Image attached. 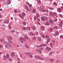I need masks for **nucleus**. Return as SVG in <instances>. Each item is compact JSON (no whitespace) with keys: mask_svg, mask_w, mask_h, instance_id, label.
I'll list each match as a JSON object with an SVG mask.
<instances>
[{"mask_svg":"<svg viewBox=\"0 0 63 63\" xmlns=\"http://www.w3.org/2000/svg\"><path fill=\"white\" fill-rule=\"evenodd\" d=\"M5 43L6 44H7V47L9 48H11L12 47V45L10 44H12V42L11 40H9V38H7V40L6 41Z\"/></svg>","mask_w":63,"mask_h":63,"instance_id":"f257e3e1","label":"nucleus"},{"mask_svg":"<svg viewBox=\"0 0 63 63\" xmlns=\"http://www.w3.org/2000/svg\"><path fill=\"white\" fill-rule=\"evenodd\" d=\"M26 39H28V36H25L24 37V38L22 37H20L19 39V40L20 42H21L22 40H23L24 41H26Z\"/></svg>","mask_w":63,"mask_h":63,"instance_id":"f03ea898","label":"nucleus"},{"mask_svg":"<svg viewBox=\"0 0 63 63\" xmlns=\"http://www.w3.org/2000/svg\"><path fill=\"white\" fill-rule=\"evenodd\" d=\"M25 16V14L24 13H23L22 14H21L20 15V17L22 19L24 18V16Z\"/></svg>","mask_w":63,"mask_h":63,"instance_id":"7ed1b4c3","label":"nucleus"},{"mask_svg":"<svg viewBox=\"0 0 63 63\" xmlns=\"http://www.w3.org/2000/svg\"><path fill=\"white\" fill-rule=\"evenodd\" d=\"M9 56H10L9 54H7V55H6V57H5V55L4 56V58L5 59H9V58H10V57H9Z\"/></svg>","mask_w":63,"mask_h":63,"instance_id":"20e7f679","label":"nucleus"},{"mask_svg":"<svg viewBox=\"0 0 63 63\" xmlns=\"http://www.w3.org/2000/svg\"><path fill=\"white\" fill-rule=\"evenodd\" d=\"M43 46H47V45L45 44H41L39 46H37L36 47H43Z\"/></svg>","mask_w":63,"mask_h":63,"instance_id":"39448f33","label":"nucleus"},{"mask_svg":"<svg viewBox=\"0 0 63 63\" xmlns=\"http://www.w3.org/2000/svg\"><path fill=\"white\" fill-rule=\"evenodd\" d=\"M40 10L42 11V12H45L46 11V10L45 9L43 8H41V7H40Z\"/></svg>","mask_w":63,"mask_h":63,"instance_id":"423d86ee","label":"nucleus"},{"mask_svg":"<svg viewBox=\"0 0 63 63\" xmlns=\"http://www.w3.org/2000/svg\"><path fill=\"white\" fill-rule=\"evenodd\" d=\"M27 56H29V57L32 58L33 57V56L31 55V53H28L27 54Z\"/></svg>","mask_w":63,"mask_h":63,"instance_id":"0eeeda50","label":"nucleus"},{"mask_svg":"<svg viewBox=\"0 0 63 63\" xmlns=\"http://www.w3.org/2000/svg\"><path fill=\"white\" fill-rule=\"evenodd\" d=\"M51 48H49L48 47H46V50L47 51V52H49V50H51Z\"/></svg>","mask_w":63,"mask_h":63,"instance_id":"6e6552de","label":"nucleus"},{"mask_svg":"<svg viewBox=\"0 0 63 63\" xmlns=\"http://www.w3.org/2000/svg\"><path fill=\"white\" fill-rule=\"evenodd\" d=\"M49 15L50 16H54V15H55V13H52V12H50L49 13Z\"/></svg>","mask_w":63,"mask_h":63,"instance_id":"1a4fd4ad","label":"nucleus"},{"mask_svg":"<svg viewBox=\"0 0 63 63\" xmlns=\"http://www.w3.org/2000/svg\"><path fill=\"white\" fill-rule=\"evenodd\" d=\"M3 23L5 24H8L9 23V20H5L4 21Z\"/></svg>","mask_w":63,"mask_h":63,"instance_id":"9d476101","label":"nucleus"},{"mask_svg":"<svg viewBox=\"0 0 63 63\" xmlns=\"http://www.w3.org/2000/svg\"><path fill=\"white\" fill-rule=\"evenodd\" d=\"M49 21L51 24H52L53 23V21L52 20H49Z\"/></svg>","mask_w":63,"mask_h":63,"instance_id":"9b49d317","label":"nucleus"},{"mask_svg":"<svg viewBox=\"0 0 63 63\" xmlns=\"http://www.w3.org/2000/svg\"><path fill=\"white\" fill-rule=\"evenodd\" d=\"M15 55V53L14 52H13L11 53V56L12 57H14Z\"/></svg>","mask_w":63,"mask_h":63,"instance_id":"f8f14e48","label":"nucleus"},{"mask_svg":"<svg viewBox=\"0 0 63 63\" xmlns=\"http://www.w3.org/2000/svg\"><path fill=\"white\" fill-rule=\"evenodd\" d=\"M63 23V22L61 21L60 23L59 24V26L60 27H62V24Z\"/></svg>","mask_w":63,"mask_h":63,"instance_id":"ddd939ff","label":"nucleus"},{"mask_svg":"<svg viewBox=\"0 0 63 63\" xmlns=\"http://www.w3.org/2000/svg\"><path fill=\"white\" fill-rule=\"evenodd\" d=\"M49 24H50L49 23V22H47L46 23H45V25H49Z\"/></svg>","mask_w":63,"mask_h":63,"instance_id":"4468645a","label":"nucleus"},{"mask_svg":"<svg viewBox=\"0 0 63 63\" xmlns=\"http://www.w3.org/2000/svg\"><path fill=\"white\" fill-rule=\"evenodd\" d=\"M41 29L42 31H44V30H45V28H44V27L43 26H42L41 27Z\"/></svg>","mask_w":63,"mask_h":63,"instance_id":"2eb2a0df","label":"nucleus"},{"mask_svg":"<svg viewBox=\"0 0 63 63\" xmlns=\"http://www.w3.org/2000/svg\"><path fill=\"white\" fill-rule=\"evenodd\" d=\"M35 58H37L38 59H40V58H41V57L39 56H35Z\"/></svg>","mask_w":63,"mask_h":63,"instance_id":"dca6fc26","label":"nucleus"},{"mask_svg":"<svg viewBox=\"0 0 63 63\" xmlns=\"http://www.w3.org/2000/svg\"><path fill=\"white\" fill-rule=\"evenodd\" d=\"M36 9H33V10L32 11V13H33V14H34V13H36Z\"/></svg>","mask_w":63,"mask_h":63,"instance_id":"f3484780","label":"nucleus"},{"mask_svg":"<svg viewBox=\"0 0 63 63\" xmlns=\"http://www.w3.org/2000/svg\"><path fill=\"white\" fill-rule=\"evenodd\" d=\"M53 61H54V60L52 59H50V62L51 63H52V62H53Z\"/></svg>","mask_w":63,"mask_h":63,"instance_id":"a211bd4d","label":"nucleus"},{"mask_svg":"<svg viewBox=\"0 0 63 63\" xmlns=\"http://www.w3.org/2000/svg\"><path fill=\"white\" fill-rule=\"evenodd\" d=\"M31 28H32L33 30H36V28H35V27H34V26H33L32 27H31Z\"/></svg>","mask_w":63,"mask_h":63,"instance_id":"6ab92c4d","label":"nucleus"},{"mask_svg":"<svg viewBox=\"0 0 63 63\" xmlns=\"http://www.w3.org/2000/svg\"><path fill=\"white\" fill-rule=\"evenodd\" d=\"M30 34L31 35H32L33 36H35V34L32 32H30Z\"/></svg>","mask_w":63,"mask_h":63,"instance_id":"aec40b11","label":"nucleus"},{"mask_svg":"<svg viewBox=\"0 0 63 63\" xmlns=\"http://www.w3.org/2000/svg\"><path fill=\"white\" fill-rule=\"evenodd\" d=\"M23 25H24V26H25L26 25V23L25 22H23Z\"/></svg>","mask_w":63,"mask_h":63,"instance_id":"412c9836","label":"nucleus"},{"mask_svg":"<svg viewBox=\"0 0 63 63\" xmlns=\"http://www.w3.org/2000/svg\"><path fill=\"white\" fill-rule=\"evenodd\" d=\"M7 5H9L11 4V1L10 0H8L7 1Z\"/></svg>","mask_w":63,"mask_h":63,"instance_id":"4be33fe9","label":"nucleus"},{"mask_svg":"<svg viewBox=\"0 0 63 63\" xmlns=\"http://www.w3.org/2000/svg\"><path fill=\"white\" fill-rule=\"evenodd\" d=\"M41 19L42 20V21H45V20H45V19L44 18H43V17H41Z\"/></svg>","mask_w":63,"mask_h":63,"instance_id":"5701e85b","label":"nucleus"},{"mask_svg":"<svg viewBox=\"0 0 63 63\" xmlns=\"http://www.w3.org/2000/svg\"><path fill=\"white\" fill-rule=\"evenodd\" d=\"M59 34V32L57 31L55 33V35H58Z\"/></svg>","mask_w":63,"mask_h":63,"instance_id":"b1692460","label":"nucleus"},{"mask_svg":"<svg viewBox=\"0 0 63 63\" xmlns=\"http://www.w3.org/2000/svg\"><path fill=\"white\" fill-rule=\"evenodd\" d=\"M53 29L52 28H50V29L48 30V31H50V32H52V30Z\"/></svg>","mask_w":63,"mask_h":63,"instance_id":"393cba45","label":"nucleus"},{"mask_svg":"<svg viewBox=\"0 0 63 63\" xmlns=\"http://www.w3.org/2000/svg\"><path fill=\"white\" fill-rule=\"evenodd\" d=\"M45 37L47 39H48L49 38V37H48V36L47 35H46Z\"/></svg>","mask_w":63,"mask_h":63,"instance_id":"a878e982","label":"nucleus"},{"mask_svg":"<svg viewBox=\"0 0 63 63\" xmlns=\"http://www.w3.org/2000/svg\"><path fill=\"white\" fill-rule=\"evenodd\" d=\"M52 52H50L49 54V55L50 56L51 55H52Z\"/></svg>","mask_w":63,"mask_h":63,"instance_id":"bb28decb","label":"nucleus"},{"mask_svg":"<svg viewBox=\"0 0 63 63\" xmlns=\"http://www.w3.org/2000/svg\"><path fill=\"white\" fill-rule=\"evenodd\" d=\"M31 28L30 27H27V29L28 30H30V29Z\"/></svg>","mask_w":63,"mask_h":63,"instance_id":"cd10ccee","label":"nucleus"},{"mask_svg":"<svg viewBox=\"0 0 63 63\" xmlns=\"http://www.w3.org/2000/svg\"><path fill=\"white\" fill-rule=\"evenodd\" d=\"M25 7L26 10L28 8V7L27 6V5H25Z\"/></svg>","mask_w":63,"mask_h":63,"instance_id":"c85d7f7f","label":"nucleus"},{"mask_svg":"<svg viewBox=\"0 0 63 63\" xmlns=\"http://www.w3.org/2000/svg\"><path fill=\"white\" fill-rule=\"evenodd\" d=\"M53 28H54V29H57L58 28V27H57V26H55L54 27H53Z\"/></svg>","mask_w":63,"mask_h":63,"instance_id":"c756f323","label":"nucleus"},{"mask_svg":"<svg viewBox=\"0 0 63 63\" xmlns=\"http://www.w3.org/2000/svg\"><path fill=\"white\" fill-rule=\"evenodd\" d=\"M36 52H40V53H41L42 52V51H40L38 49L36 50Z\"/></svg>","mask_w":63,"mask_h":63,"instance_id":"7c9ffc66","label":"nucleus"},{"mask_svg":"<svg viewBox=\"0 0 63 63\" xmlns=\"http://www.w3.org/2000/svg\"><path fill=\"white\" fill-rule=\"evenodd\" d=\"M37 39L38 40V41H41V38L40 37H38L37 38Z\"/></svg>","mask_w":63,"mask_h":63,"instance_id":"2f4dec72","label":"nucleus"},{"mask_svg":"<svg viewBox=\"0 0 63 63\" xmlns=\"http://www.w3.org/2000/svg\"><path fill=\"white\" fill-rule=\"evenodd\" d=\"M23 29L24 30H27V28H26L25 27H23Z\"/></svg>","mask_w":63,"mask_h":63,"instance_id":"473e14b6","label":"nucleus"},{"mask_svg":"<svg viewBox=\"0 0 63 63\" xmlns=\"http://www.w3.org/2000/svg\"><path fill=\"white\" fill-rule=\"evenodd\" d=\"M36 16H37V17H39L40 16V15L38 13L36 14Z\"/></svg>","mask_w":63,"mask_h":63,"instance_id":"72a5a7b5","label":"nucleus"},{"mask_svg":"<svg viewBox=\"0 0 63 63\" xmlns=\"http://www.w3.org/2000/svg\"><path fill=\"white\" fill-rule=\"evenodd\" d=\"M37 2L39 3H41V0H37Z\"/></svg>","mask_w":63,"mask_h":63,"instance_id":"f704fd0d","label":"nucleus"},{"mask_svg":"<svg viewBox=\"0 0 63 63\" xmlns=\"http://www.w3.org/2000/svg\"><path fill=\"white\" fill-rule=\"evenodd\" d=\"M37 17L36 16H35L34 17V19L35 20H36V19H37Z\"/></svg>","mask_w":63,"mask_h":63,"instance_id":"c9c22d12","label":"nucleus"},{"mask_svg":"<svg viewBox=\"0 0 63 63\" xmlns=\"http://www.w3.org/2000/svg\"><path fill=\"white\" fill-rule=\"evenodd\" d=\"M40 59L41 60H44V58H43L40 57Z\"/></svg>","mask_w":63,"mask_h":63,"instance_id":"e433bc0d","label":"nucleus"},{"mask_svg":"<svg viewBox=\"0 0 63 63\" xmlns=\"http://www.w3.org/2000/svg\"><path fill=\"white\" fill-rule=\"evenodd\" d=\"M58 10L60 12H61V9H60V8H59Z\"/></svg>","mask_w":63,"mask_h":63,"instance_id":"4c0bfd02","label":"nucleus"},{"mask_svg":"<svg viewBox=\"0 0 63 63\" xmlns=\"http://www.w3.org/2000/svg\"><path fill=\"white\" fill-rule=\"evenodd\" d=\"M59 16H60V17H61V18H62V16L61 15V14L59 15Z\"/></svg>","mask_w":63,"mask_h":63,"instance_id":"58836bf2","label":"nucleus"},{"mask_svg":"<svg viewBox=\"0 0 63 63\" xmlns=\"http://www.w3.org/2000/svg\"><path fill=\"white\" fill-rule=\"evenodd\" d=\"M49 9H50V10H53V9H54V8H52V7H51V8L49 7Z\"/></svg>","mask_w":63,"mask_h":63,"instance_id":"ea45409f","label":"nucleus"},{"mask_svg":"<svg viewBox=\"0 0 63 63\" xmlns=\"http://www.w3.org/2000/svg\"><path fill=\"white\" fill-rule=\"evenodd\" d=\"M45 18L46 19V21H47V20H48V19H47V17H45Z\"/></svg>","mask_w":63,"mask_h":63,"instance_id":"a19ab883","label":"nucleus"},{"mask_svg":"<svg viewBox=\"0 0 63 63\" xmlns=\"http://www.w3.org/2000/svg\"><path fill=\"white\" fill-rule=\"evenodd\" d=\"M26 47L27 48H29V47H28V46L27 45V44H26Z\"/></svg>","mask_w":63,"mask_h":63,"instance_id":"79ce46f5","label":"nucleus"},{"mask_svg":"<svg viewBox=\"0 0 63 63\" xmlns=\"http://www.w3.org/2000/svg\"><path fill=\"white\" fill-rule=\"evenodd\" d=\"M50 39H48L47 40V41H48L49 42L50 41Z\"/></svg>","mask_w":63,"mask_h":63,"instance_id":"37998d69","label":"nucleus"},{"mask_svg":"<svg viewBox=\"0 0 63 63\" xmlns=\"http://www.w3.org/2000/svg\"><path fill=\"white\" fill-rule=\"evenodd\" d=\"M32 39L34 40H36V38L35 37H33L32 38Z\"/></svg>","mask_w":63,"mask_h":63,"instance_id":"c03bdc74","label":"nucleus"},{"mask_svg":"<svg viewBox=\"0 0 63 63\" xmlns=\"http://www.w3.org/2000/svg\"><path fill=\"white\" fill-rule=\"evenodd\" d=\"M26 10H27V11H29V12L30 11V9H28V8H27Z\"/></svg>","mask_w":63,"mask_h":63,"instance_id":"a18cd8bd","label":"nucleus"},{"mask_svg":"<svg viewBox=\"0 0 63 63\" xmlns=\"http://www.w3.org/2000/svg\"><path fill=\"white\" fill-rule=\"evenodd\" d=\"M53 4L54 5H56L57 3H56V2H54Z\"/></svg>","mask_w":63,"mask_h":63,"instance_id":"49530a36","label":"nucleus"},{"mask_svg":"<svg viewBox=\"0 0 63 63\" xmlns=\"http://www.w3.org/2000/svg\"><path fill=\"white\" fill-rule=\"evenodd\" d=\"M50 45L51 47H52V48L53 47H52V44L51 43H50Z\"/></svg>","mask_w":63,"mask_h":63,"instance_id":"de8ad7c7","label":"nucleus"},{"mask_svg":"<svg viewBox=\"0 0 63 63\" xmlns=\"http://www.w3.org/2000/svg\"><path fill=\"white\" fill-rule=\"evenodd\" d=\"M42 37L43 38H45V36L44 35H42Z\"/></svg>","mask_w":63,"mask_h":63,"instance_id":"09e8293b","label":"nucleus"},{"mask_svg":"<svg viewBox=\"0 0 63 63\" xmlns=\"http://www.w3.org/2000/svg\"><path fill=\"white\" fill-rule=\"evenodd\" d=\"M57 21V19H55L54 20V22H56V21Z\"/></svg>","mask_w":63,"mask_h":63,"instance_id":"8fccbe9b","label":"nucleus"},{"mask_svg":"<svg viewBox=\"0 0 63 63\" xmlns=\"http://www.w3.org/2000/svg\"><path fill=\"white\" fill-rule=\"evenodd\" d=\"M14 13H17L18 12H17V11L16 10H15L14 11Z\"/></svg>","mask_w":63,"mask_h":63,"instance_id":"3c124183","label":"nucleus"},{"mask_svg":"<svg viewBox=\"0 0 63 63\" xmlns=\"http://www.w3.org/2000/svg\"><path fill=\"white\" fill-rule=\"evenodd\" d=\"M60 38L62 39V38H63V35H61L60 36Z\"/></svg>","mask_w":63,"mask_h":63,"instance_id":"603ef678","label":"nucleus"},{"mask_svg":"<svg viewBox=\"0 0 63 63\" xmlns=\"http://www.w3.org/2000/svg\"><path fill=\"white\" fill-rule=\"evenodd\" d=\"M29 6L30 7H32V5L30 4L29 5Z\"/></svg>","mask_w":63,"mask_h":63,"instance_id":"864d4df0","label":"nucleus"},{"mask_svg":"<svg viewBox=\"0 0 63 63\" xmlns=\"http://www.w3.org/2000/svg\"><path fill=\"white\" fill-rule=\"evenodd\" d=\"M37 20H38V21H40V20L38 18H37Z\"/></svg>","mask_w":63,"mask_h":63,"instance_id":"5fc2aeb1","label":"nucleus"},{"mask_svg":"<svg viewBox=\"0 0 63 63\" xmlns=\"http://www.w3.org/2000/svg\"><path fill=\"white\" fill-rule=\"evenodd\" d=\"M15 32V30H13L12 31V33H14Z\"/></svg>","mask_w":63,"mask_h":63,"instance_id":"6e6d98bb","label":"nucleus"},{"mask_svg":"<svg viewBox=\"0 0 63 63\" xmlns=\"http://www.w3.org/2000/svg\"><path fill=\"white\" fill-rule=\"evenodd\" d=\"M8 27H9V29H12V28L11 27V26H9Z\"/></svg>","mask_w":63,"mask_h":63,"instance_id":"4d7b16f0","label":"nucleus"},{"mask_svg":"<svg viewBox=\"0 0 63 63\" xmlns=\"http://www.w3.org/2000/svg\"><path fill=\"white\" fill-rule=\"evenodd\" d=\"M0 40H1V43H2V42H3V40H2V39H1Z\"/></svg>","mask_w":63,"mask_h":63,"instance_id":"13d9d810","label":"nucleus"},{"mask_svg":"<svg viewBox=\"0 0 63 63\" xmlns=\"http://www.w3.org/2000/svg\"><path fill=\"white\" fill-rule=\"evenodd\" d=\"M26 3L27 4H28V5H29L30 4L28 2H27Z\"/></svg>","mask_w":63,"mask_h":63,"instance_id":"bf43d9fd","label":"nucleus"},{"mask_svg":"<svg viewBox=\"0 0 63 63\" xmlns=\"http://www.w3.org/2000/svg\"><path fill=\"white\" fill-rule=\"evenodd\" d=\"M20 56L21 57H22V54H21L20 55Z\"/></svg>","mask_w":63,"mask_h":63,"instance_id":"052dcab7","label":"nucleus"},{"mask_svg":"<svg viewBox=\"0 0 63 63\" xmlns=\"http://www.w3.org/2000/svg\"><path fill=\"white\" fill-rule=\"evenodd\" d=\"M56 63H59V61H57L56 62Z\"/></svg>","mask_w":63,"mask_h":63,"instance_id":"680f3d73","label":"nucleus"},{"mask_svg":"<svg viewBox=\"0 0 63 63\" xmlns=\"http://www.w3.org/2000/svg\"><path fill=\"white\" fill-rule=\"evenodd\" d=\"M48 42H49L48 41H47H47L46 42V44H48Z\"/></svg>","mask_w":63,"mask_h":63,"instance_id":"e2e57ef3","label":"nucleus"},{"mask_svg":"<svg viewBox=\"0 0 63 63\" xmlns=\"http://www.w3.org/2000/svg\"><path fill=\"white\" fill-rule=\"evenodd\" d=\"M39 49H42V50H43V49H44V48H40Z\"/></svg>","mask_w":63,"mask_h":63,"instance_id":"0e129e2a","label":"nucleus"},{"mask_svg":"<svg viewBox=\"0 0 63 63\" xmlns=\"http://www.w3.org/2000/svg\"><path fill=\"white\" fill-rule=\"evenodd\" d=\"M3 46L2 45H0V47H2Z\"/></svg>","mask_w":63,"mask_h":63,"instance_id":"69168bd1","label":"nucleus"},{"mask_svg":"<svg viewBox=\"0 0 63 63\" xmlns=\"http://www.w3.org/2000/svg\"><path fill=\"white\" fill-rule=\"evenodd\" d=\"M61 8H62V10H63V6H62Z\"/></svg>","mask_w":63,"mask_h":63,"instance_id":"338daca9","label":"nucleus"},{"mask_svg":"<svg viewBox=\"0 0 63 63\" xmlns=\"http://www.w3.org/2000/svg\"><path fill=\"white\" fill-rule=\"evenodd\" d=\"M17 63H20V61H18L17 62Z\"/></svg>","mask_w":63,"mask_h":63,"instance_id":"774afa93","label":"nucleus"}]
</instances>
